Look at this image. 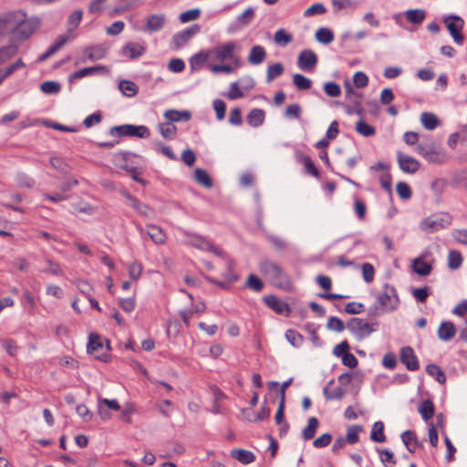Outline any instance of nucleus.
I'll list each match as a JSON object with an SVG mask.
<instances>
[{
  "instance_id": "nucleus-57",
  "label": "nucleus",
  "mask_w": 467,
  "mask_h": 467,
  "mask_svg": "<svg viewBox=\"0 0 467 467\" xmlns=\"http://www.w3.org/2000/svg\"><path fill=\"white\" fill-rule=\"evenodd\" d=\"M327 327L336 332H342L347 327L344 322L337 317H330L327 323Z\"/></svg>"
},
{
  "instance_id": "nucleus-62",
  "label": "nucleus",
  "mask_w": 467,
  "mask_h": 467,
  "mask_svg": "<svg viewBox=\"0 0 467 467\" xmlns=\"http://www.w3.org/2000/svg\"><path fill=\"white\" fill-rule=\"evenodd\" d=\"M397 192L401 199L408 200L411 197L412 192L408 183L400 182L397 183Z\"/></svg>"
},
{
  "instance_id": "nucleus-20",
  "label": "nucleus",
  "mask_w": 467,
  "mask_h": 467,
  "mask_svg": "<svg viewBox=\"0 0 467 467\" xmlns=\"http://www.w3.org/2000/svg\"><path fill=\"white\" fill-rule=\"evenodd\" d=\"M121 53L130 59H136L143 56L145 47L139 43L130 42L122 47Z\"/></svg>"
},
{
  "instance_id": "nucleus-39",
  "label": "nucleus",
  "mask_w": 467,
  "mask_h": 467,
  "mask_svg": "<svg viewBox=\"0 0 467 467\" xmlns=\"http://www.w3.org/2000/svg\"><path fill=\"white\" fill-rule=\"evenodd\" d=\"M426 372L431 377L434 378L440 384H444L446 381V376L442 369L436 364H429L426 367Z\"/></svg>"
},
{
  "instance_id": "nucleus-26",
  "label": "nucleus",
  "mask_w": 467,
  "mask_h": 467,
  "mask_svg": "<svg viewBox=\"0 0 467 467\" xmlns=\"http://www.w3.org/2000/svg\"><path fill=\"white\" fill-rule=\"evenodd\" d=\"M231 456L243 464H249L255 459L254 454L244 449H234L231 451Z\"/></svg>"
},
{
  "instance_id": "nucleus-8",
  "label": "nucleus",
  "mask_w": 467,
  "mask_h": 467,
  "mask_svg": "<svg viewBox=\"0 0 467 467\" xmlns=\"http://www.w3.org/2000/svg\"><path fill=\"white\" fill-rule=\"evenodd\" d=\"M416 152L422 156L428 162L431 163H443L446 160L445 153L438 150L432 144H418L416 149Z\"/></svg>"
},
{
  "instance_id": "nucleus-11",
  "label": "nucleus",
  "mask_w": 467,
  "mask_h": 467,
  "mask_svg": "<svg viewBox=\"0 0 467 467\" xmlns=\"http://www.w3.org/2000/svg\"><path fill=\"white\" fill-rule=\"evenodd\" d=\"M397 161L400 169L409 174L416 173L420 169V162L413 157L401 151L397 152Z\"/></svg>"
},
{
  "instance_id": "nucleus-48",
  "label": "nucleus",
  "mask_w": 467,
  "mask_h": 467,
  "mask_svg": "<svg viewBox=\"0 0 467 467\" xmlns=\"http://www.w3.org/2000/svg\"><path fill=\"white\" fill-rule=\"evenodd\" d=\"M25 67L26 64L23 62L21 58H19L13 64H11L9 67H7L5 69L0 70V77L3 80H5L6 78L14 74L16 70L23 68Z\"/></svg>"
},
{
  "instance_id": "nucleus-28",
  "label": "nucleus",
  "mask_w": 467,
  "mask_h": 467,
  "mask_svg": "<svg viewBox=\"0 0 467 467\" xmlns=\"http://www.w3.org/2000/svg\"><path fill=\"white\" fill-rule=\"evenodd\" d=\"M319 426V420L316 417H310L307 420V425L302 431V438L305 441L312 440Z\"/></svg>"
},
{
  "instance_id": "nucleus-40",
  "label": "nucleus",
  "mask_w": 467,
  "mask_h": 467,
  "mask_svg": "<svg viewBox=\"0 0 467 467\" xmlns=\"http://www.w3.org/2000/svg\"><path fill=\"white\" fill-rule=\"evenodd\" d=\"M194 180L198 183L203 185L206 188H211L213 186V181H212L210 175L203 169L197 168L194 171Z\"/></svg>"
},
{
  "instance_id": "nucleus-7",
  "label": "nucleus",
  "mask_w": 467,
  "mask_h": 467,
  "mask_svg": "<svg viewBox=\"0 0 467 467\" xmlns=\"http://www.w3.org/2000/svg\"><path fill=\"white\" fill-rule=\"evenodd\" d=\"M443 22L449 30L453 41L459 45H463L464 36L462 30L464 26V21L462 17L456 15L445 16Z\"/></svg>"
},
{
  "instance_id": "nucleus-25",
  "label": "nucleus",
  "mask_w": 467,
  "mask_h": 467,
  "mask_svg": "<svg viewBox=\"0 0 467 467\" xmlns=\"http://www.w3.org/2000/svg\"><path fill=\"white\" fill-rule=\"evenodd\" d=\"M147 229V234L154 244H163L165 243L166 234L161 227L155 224H148Z\"/></svg>"
},
{
  "instance_id": "nucleus-36",
  "label": "nucleus",
  "mask_w": 467,
  "mask_h": 467,
  "mask_svg": "<svg viewBox=\"0 0 467 467\" xmlns=\"http://www.w3.org/2000/svg\"><path fill=\"white\" fill-rule=\"evenodd\" d=\"M405 16L411 24L420 25L425 19L426 12L423 9H410L406 11Z\"/></svg>"
},
{
  "instance_id": "nucleus-47",
  "label": "nucleus",
  "mask_w": 467,
  "mask_h": 467,
  "mask_svg": "<svg viewBox=\"0 0 467 467\" xmlns=\"http://www.w3.org/2000/svg\"><path fill=\"white\" fill-rule=\"evenodd\" d=\"M293 83L299 90L309 89L312 86V81L299 73L293 76Z\"/></svg>"
},
{
  "instance_id": "nucleus-58",
  "label": "nucleus",
  "mask_w": 467,
  "mask_h": 467,
  "mask_svg": "<svg viewBox=\"0 0 467 467\" xmlns=\"http://www.w3.org/2000/svg\"><path fill=\"white\" fill-rule=\"evenodd\" d=\"M305 329L310 335V340L313 343V345L317 348L321 347L322 341L317 336L315 325L312 323H307L305 325Z\"/></svg>"
},
{
  "instance_id": "nucleus-52",
  "label": "nucleus",
  "mask_w": 467,
  "mask_h": 467,
  "mask_svg": "<svg viewBox=\"0 0 467 467\" xmlns=\"http://www.w3.org/2000/svg\"><path fill=\"white\" fill-rule=\"evenodd\" d=\"M40 89L46 94H57L60 91L61 86L57 81L48 80L41 83Z\"/></svg>"
},
{
  "instance_id": "nucleus-46",
  "label": "nucleus",
  "mask_w": 467,
  "mask_h": 467,
  "mask_svg": "<svg viewBox=\"0 0 467 467\" xmlns=\"http://www.w3.org/2000/svg\"><path fill=\"white\" fill-rule=\"evenodd\" d=\"M159 131L161 132L163 138L171 140L175 137L177 133V128L168 121L166 123H161L159 125Z\"/></svg>"
},
{
  "instance_id": "nucleus-31",
  "label": "nucleus",
  "mask_w": 467,
  "mask_h": 467,
  "mask_svg": "<svg viewBox=\"0 0 467 467\" xmlns=\"http://www.w3.org/2000/svg\"><path fill=\"white\" fill-rule=\"evenodd\" d=\"M191 112L188 110H175L169 109L165 111L164 117L168 119L169 122H178L182 120H189L191 119Z\"/></svg>"
},
{
  "instance_id": "nucleus-10",
  "label": "nucleus",
  "mask_w": 467,
  "mask_h": 467,
  "mask_svg": "<svg viewBox=\"0 0 467 467\" xmlns=\"http://www.w3.org/2000/svg\"><path fill=\"white\" fill-rule=\"evenodd\" d=\"M201 26L195 24L184 30L176 33L171 39V44L174 48L179 49L184 46L190 39H192L196 34L200 32Z\"/></svg>"
},
{
  "instance_id": "nucleus-22",
  "label": "nucleus",
  "mask_w": 467,
  "mask_h": 467,
  "mask_svg": "<svg viewBox=\"0 0 467 467\" xmlns=\"http://www.w3.org/2000/svg\"><path fill=\"white\" fill-rule=\"evenodd\" d=\"M68 41V36L67 35H61L57 37L56 42L48 47V49L38 57V61L42 62L53 56L57 51H58Z\"/></svg>"
},
{
  "instance_id": "nucleus-56",
  "label": "nucleus",
  "mask_w": 467,
  "mask_h": 467,
  "mask_svg": "<svg viewBox=\"0 0 467 467\" xmlns=\"http://www.w3.org/2000/svg\"><path fill=\"white\" fill-rule=\"evenodd\" d=\"M324 91L328 97L337 98L341 94V88L336 82H327L324 85Z\"/></svg>"
},
{
  "instance_id": "nucleus-17",
  "label": "nucleus",
  "mask_w": 467,
  "mask_h": 467,
  "mask_svg": "<svg viewBox=\"0 0 467 467\" xmlns=\"http://www.w3.org/2000/svg\"><path fill=\"white\" fill-rule=\"evenodd\" d=\"M166 24V16L164 14L150 15L146 21L144 31L153 33L161 31Z\"/></svg>"
},
{
  "instance_id": "nucleus-53",
  "label": "nucleus",
  "mask_w": 467,
  "mask_h": 467,
  "mask_svg": "<svg viewBox=\"0 0 467 467\" xmlns=\"http://www.w3.org/2000/svg\"><path fill=\"white\" fill-rule=\"evenodd\" d=\"M356 130L364 137H370L375 134V128L363 120L356 123Z\"/></svg>"
},
{
  "instance_id": "nucleus-18",
  "label": "nucleus",
  "mask_w": 467,
  "mask_h": 467,
  "mask_svg": "<svg viewBox=\"0 0 467 467\" xmlns=\"http://www.w3.org/2000/svg\"><path fill=\"white\" fill-rule=\"evenodd\" d=\"M426 254L427 253L425 251L419 257L412 261L413 271L421 276L430 275L432 270L431 265L423 261L426 258Z\"/></svg>"
},
{
  "instance_id": "nucleus-35",
  "label": "nucleus",
  "mask_w": 467,
  "mask_h": 467,
  "mask_svg": "<svg viewBox=\"0 0 467 467\" xmlns=\"http://www.w3.org/2000/svg\"><path fill=\"white\" fill-rule=\"evenodd\" d=\"M42 272L55 276H62L64 275L60 265L49 257L46 258V267L42 269Z\"/></svg>"
},
{
  "instance_id": "nucleus-13",
  "label": "nucleus",
  "mask_w": 467,
  "mask_h": 467,
  "mask_svg": "<svg viewBox=\"0 0 467 467\" xmlns=\"http://www.w3.org/2000/svg\"><path fill=\"white\" fill-rule=\"evenodd\" d=\"M317 64V57L314 51L305 49L300 52L297 58V66L301 70L311 72Z\"/></svg>"
},
{
  "instance_id": "nucleus-37",
  "label": "nucleus",
  "mask_w": 467,
  "mask_h": 467,
  "mask_svg": "<svg viewBox=\"0 0 467 467\" xmlns=\"http://www.w3.org/2000/svg\"><path fill=\"white\" fill-rule=\"evenodd\" d=\"M119 88L124 96L129 98L134 97L138 93L137 85L130 80H121Z\"/></svg>"
},
{
  "instance_id": "nucleus-15",
  "label": "nucleus",
  "mask_w": 467,
  "mask_h": 467,
  "mask_svg": "<svg viewBox=\"0 0 467 467\" xmlns=\"http://www.w3.org/2000/svg\"><path fill=\"white\" fill-rule=\"evenodd\" d=\"M121 193L126 198L127 204L132 207L140 215L144 217H150L152 215L153 211L147 204L140 202L127 191H122Z\"/></svg>"
},
{
  "instance_id": "nucleus-50",
  "label": "nucleus",
  "mask_w": 467,
  "mask_h": 467,
  "mask_svg": "<svg viewBox=\"0 0 467 467\" xmlns=\"http://www.w3.org/2000/svg\"><path fill=\"white\" fill-rule=\"evenodd\" d=\"M103 348V344L99 336L97 334H90L88 337V343L87 345L88 353H94Z\"/></svg>"
},
{
  "instance_id": "nucleus-23",
  "label": "nucleus",
  "mask_w": 467,
  "mask_h": 467,
  "mask_svg": "<svg viewBox=\"0 0 467 467\" xmlns=\"http://www.w3.org/2000/svg\"><path fill=\"white\" fill-rule=\"evenodd\" d=\"M265 57L266 52L264 47L256 45L251 48L247 60L252 65H259L265 59Z\"/></svg>"
},
{
  "instance_id": "nucleus-29",
  "label": "nucleus",
  "mask_w": 467,
  "mask_h": 467,
  "mask_svg": "<svg viewBox=\"0 0 467 467\" xmlns=\"http://www.w3.org/2000/svg\"><path fill=\"white\" fill-rule=\"evenodd\" d=\"M296 159H297V161L304 164L305 169L307 173H309L310 175H312L316 178L319 177V171H318L317 168L316 167L314 161H312V159L309 156L305 155L304 153H297Z\"/></svg>"
},
{
  "instance_id": "nucleus-5",
  "label": "nucleus",
  "mask_w": 467,
  "mask_h": 467,
  "mask_svg": "<svg viewBox=\"0 0 467 467\" xmlns=\"http://www.w3.org/2000/svg\"><path fill=\"white\" fill-rule=\"evenodd\" d=\"M109 133L111 136L137 137L141 139L148 138L150 135V130L146 126H135L131 124L114 126L110 129Z\"/></svg>"
},
{
  "instance_id": "nucleus-27",
  "label": "nucleus",
  "mask_w": 467,
  "mask_h": 467,
  "mask_svg": "<svg viewBox=\"0 0 467 467\" xmlns=\"http://www.w3.org/2000/svg\"><path fill=\"white\" fill-rule=\"evenodd\" d=\"M246 119L251 127L257 128L265 122V112L261 109H254L248 113Z\"/></svg>"
},
{
  "instance_id": "nucleus-60",
  "label": "nucleus",
  "mask_w": 467,
  "mask_h": 467,
  "mask_svg": "<svg viewBox=\"0 0 467 467\" xmlns=\"http://www.w3.org/2000/svg\"><path fill=\"white\" fill-rule=\"evenodd\" d=\"M254 17V10L253 7H248L242 14L237 16V22L243 26H246L252 22Z\"/></svg>"
},
{
  "instance_id": "nucleus-49",
  "label": "nucleus",
  "mask_w": 467,
  "mask_h": 467,
  "mask_svg": "<svg viewBox=\"0 0 467 467\" xmlns=\"http://www.w3.org/2000/svg\"><path fill=\"white\" fill-rule=\"evenodd\" d=\"M362 431L359 425H352L348 428L346 441L349 444H356L359 441L358 433Z\"/></svg>"
},
{
  "instance_id": "nucleus-21",
  "label": "nucleus",
  "mask_w": 467,
  "mask_h": 467,
  "mask_svg": "<svg viewBox=\"0 0 467 467\" xmlns=\"http://www.w3.org/2000/svg\"><path fill=\"white\" fill-rule=\"evenodd\" d=\"M456 329L454 325L450 321L442 322L438 328V337L442 341H449L455 336Z\"/></svg>"
},
{
  "instance_id": "nucleus-34",
  "label": "nucleus",
  "mask_w": 467,
  "mask_h": 467,
  "mask_svg": "<svg viewBox=\"0 0 467 467\" xmlns=\"http://www.w3.org/2000/svg\"><path fill=\"white\" fill-rule=\"evenodd\" d=\"M18 52V46L11 43L0 47V65L11 59Z\"/></svg>"
},
{
  "instance_id": "nucleus-54",
  "label": "nucleus",
  "mask_w": 467,
  "mask_h": 467,
  "mask_svg": "<svg viewBox=\"0 0 467 467\" xmlns=\"http://www.w3.org/2000/svg\"><path fill=\"white\" fill-rule=\"evenodd\" d=\"M345 389L342 387H337L333 390H328L327 387L323 389L324 396L327 400H341L345 395Z\"/></svg>"
},
{
  "instance_id": "nucleus-19",
  "label": "nucleus",
  "mask_w": 467,
  "mask_h": 467,
  "mask_svg": "<svg viewBox=\"0 0 467 467\" xmlns=\"http://www.w3.org/2000/svg\"><path fill=\"white\" fill-rule=\"evenodd\" d=\"M85 57L81 59L82 62L97 61L102 59L107 53V50L102 46L88 47L84 49Z\"/></svg>"
},
{
  "instance_id": "nucleus-4",
  "label": "nucleus",
  "mask_w": 467,
  "mask_h": 467,
  "mask_svg": "<svg viewBox=\"0 0 467 467\" xmlns=\"http://www.w3.org/2000/svg\"><path fill=\"white\" fill-rule=\"evenodd\" d=\"M400 299L394 286L388 284L383 285V291L378 295L376 309L379 306L381 312L393 311L398 307Z\"/></svg>"
},
{
  "instance_id": "nucleus-44",
  "label": "nucleus",
  "mask_w": 467,
  "mask_h": 467,
  "mask_svg": "<svg viewBox=\"0 0 467 467\" xmlns=\"http://www.w3.org/2000/svg\"><path fill=\"white\" fill-rule=\"evenodd\" d=\"M315 36L318 42L325 45L330 44L334 40L332 30L327 27L318 28Z\"/></svg>"
},
{
  "instance_id": "nucleus-55",
  "label": "nucleus",
  "mask_w": 467,
  "mask_h": 467,
  "mask_svg": "<svg viewBox=\"0 0 467 467\" xmlns=\"http://www.w3.org/2000/svg\"><path fill=\"white\" fill-rule=\"evenodd\" d=\"M302 109L300 105L296 103L288 105L285 111V117L290 119H300Z\"/></svg>"
},
{
  "instance_id": "nucleus-61",
  "label": "nucleus",
  "mask_w": 467,
  "mask_h": 467,
  "mask_svg": "<svg viewBox=\"0 0 467 467\" xmlns=\"http://www.w3.org/2000/svg\"><path fill=\"white\" fill-rule=\"evenodd\" d=\"M246 286L255 292H260L264 288V283L256 275L252 274L247 278Z\"/></svg>"
},
{
  "instance_id": "nucleus-33",
  "label": "nucleus",
  "mask_w": 467,
  "mask_h": 467,
  "mask_svg": "<svg viewBox=\"0 0 467 467\" xmlns=\"http://www.w3.org/2000/svg\"><path fill=\"white\" fill-rule=\"evenodd\" d=\"M370 440L374 442H385L386 436L384 434V423L380 420L376 421L372 425L371 432H370Z\"/></svg>"
},
{
  "instance_id": "nucleus-45",
  "label": "nucleus",
  "mask_w": 467,
  "mask_h": 467,
  "mask_svg": "<svg viewBox=\"0 0 467 467\" xmlns=\"http://www.w3.org/2000/svg\"><path fill=\"white\" fill-rule=\"evenodd\" d=\"M284 70V66L279 62L269 65L266 72V82H272L275 78L281 76Z\"/></svg>"
},
{
  "instance_id": "nucleus-3",
  "label": "nucleus",
  "mask_w": 467,
  "mask_h": 467,
  "mask_svg": "<svg viewBox=\"0 0 467 467\" xmlns=\"http://www.w3.org/2000/svg\"><path fill=\"white\" fill-rule=\"evenodd\" d=\"M452 217L446 213L431 214L420 223V229L425 233H434L451 224Z\"/></svg>"
},
{
  "instance_id": "nucleus-16",
  "label": "nucleus",
  "mask_w": 467,
  "mask_h": 467,
  "mask_svg": "<svg viewBox=\"0 0 467 467\" xmlns=\"http://www.w3.org/2000/svg\"><path fill=\"white\" fill-rule=\"evenodd\" d=\"M265 305L275 311L276 314H285L288 316L291 312L290 306L287 303L280 300L278 297L273 295L265 296L264 297Z\"/></svg>"
},
{
  "instance_id": "nucleus-51",
  "label": "nucleus",
  "mask_w": 467,
  "mask_h": 467,
  "mask_svg": "<svg viewBox=\"0 0 467 467\" xmlns=\"http://www.w3.org/2000/svg\"><path fill=\"white\" fill-rule=\"evenodd\" d=\"M285 338L295 348H299L304 341L303 337L293 329H288L285 332Z\"/></svg>"
},
{
  "instance_id": "nucleus-64",
  "label": "nucleus",
  "mask_w": 467,
  "mask_h": 467,
  "mask_svg": "<svg viewBox=\"0 0 467 467\" xmlns=\"http://www.w3.org/2000/svg\"><path fill=\"white\" fill-rule=\"evenodd\" d=\"M327 11L325 5L321 3H317L309 6L307 9L305 10L304 16H312L316 15H323Z\"/></svg>"
},
{
  "instance_id": "nucleus-9",
  "label": "nucleus",
  "mask_w": 467,
  "mask_h": 467,
  "mask_svg": "<svg viewBox=\"0 0 467 467\" xmlns=\"http://www.w3.org/2000/svg\"><path fill=\"white\" fill-rule=\"evenodd\" d=\"M237 47L238 45L234 41H230L221 46L215 47L209 50L211 58L220 61L234 59L235 57L234 51Z\"/></svg>"
},
{
  "instance_id": "nucleus-6",
  "label": "nucleus",
  "mask_w": 467,
  "mask_h": 467,
  "mask_svg": "<svg viewBox=\"0 0 467 467\" xmlns=\"http://www.w3.org/2000/svg\"><path fill=\"white\" fill-rule=\"evenodd\" d=\"M374 326H378V323L370 324L358 317L350 318L346 325L347 328L358 340L368 337L371 333L376 331Z\"/></svg>"
},
{
  "instance_id": "nucleus-59",
  "label": "nucleus",
  "mask_w": 467,
  "mask_h": 467,
  "mask_svg": "<svg viewBox=\"0 0 467 467\" xmlns=\"http://www.w3.org/2000/svg\"><path fill=\"white\" fill-rule=\"evenodd\" d=\"M201 15L199 8H193L187 10L180 15V21L182 23H188L192 20H196Z\"/></svg>"
},
{
  "instance_id": "nucleus-43",
  "label": "nucleus",
  "mask_w": 467,
  "mask_h": 467,
  "mask_svg": "<svg viewBox=\"0 0 467 467\" xmlns=\"http://www.w3.org/2000/svg\"><path fill=\"white\" fill-rule=\"evenodd\" d=\"M401 441L408 449V451L411 453L415 451V449L411 445V443H418L417 436L412 431H405L400 435Z\"/></svg>"
},
{
  "instance_id": "nucleus-1",
  "label": "nucleus",
  "mask_w": 467,
  "mask_h": 467,
  "mask_svg": "<svg viewBox=\"0 0 467 467\" xmlns=\"http://www.w3.org/2000/svg\"><path fill=\"white\" fill-rule=\"evenodd\" d=\"M8 16H13V22L9 26V30L12 29L13 37L16 40L22 41L27 39L39 26L36 19H26L24 13L19 12L17 14H9Z\"/></svg>"
},
{
  "instance_id": "nucleus-42",
  "label": "nucleus",
  "mask_w": 467,
  "mask_h": 467,
  "mask_svg": "<svg viewBox=\"0 0 467 467\" xmlns=\"http://www.w3.org/2000/svg\"><path fill=\"white\" fill-rule=\"evenodd\" d=\"M293 40V36L287 33L285 29H278L274 36V41L280 47H285Z\"/></svg>"
},
{
  "instance_id": "nucleus-41",
  "label": "nucleus",
  "mask_w": 467,
  "mask_h": 467,
  "mask_svg": "<svg viewBox=\"0 0 467 467\" xmlns=\"http://www.w3.org/2000/svg\"><path fill=\"white\" fill-rule=\"evenodd\" d=\"M462 255L457 250H451L448 254V267L451 270H457L462 264Z\"/></svg>"
},
{
  "instance_id": "nucleus-32",
  "label": "nucleus",
  "mask_w": 467,
  "mask_h": 467,
  "mask_svg": "<svg viewBox=\"0 0 467 467\" xmlns=\"http://www.w3.org/2000/svg\"><path fill=\"white\" fill-rule=\"evenodd\" d=\"M358 0H331V5L335 13L341 10H354L358 6Z\"/></svg>"
},
{
  "instance_id": "nucleus-12",
  "label": "nucleus",
  "mask_w": 467,
  "mask_h": 467,
  "mask_svg": "<svg viewBox=\"0 0 467 467\" xmlns=\"http://www.w3.org/2000/svg\"><path fill=\"white\" fill-rule=\"evenodd\" d=\"M188 235H189V239L186 241V243L188 244H190L195 248H198L200 250L210 251L217 255H221L223 254V251L219 247L214 246L204 237L197 235V234H188Z\"/></svg>"
},
{
  "instance_id": "nucleus-2",
  "label": "nucleus",
  "mask_w": 467,
  "mask_h": 467,
  "mask_svg": "<svg viewBox=\"0 0 467 467\" xmlns=\"http://www.w3.org/2000/svg\"><path fill=\"white\" fill-rule=\"evenodd\" d=\"M259 269L276 286L283 287L288 284V276L282 267L275 262L265 259L260 262Z\"/></svg>"
},
{
  "instance_id": "nucleus-14",
  "label": "nucleus",
  "mask_w": 467,
  "mask_h": 467,
  "mask_svg": "<svg viewBox=\"0 0 467 467\" xmlns=\"http://www.w3.org/2000/svg\"><path fill=\"white\" fill-rule=\"evenodd\" d=\"M400 358L406 368L410 371H416L420 368L418 358L411 347H402L400 352Z\"/></svg>"
},
{
  "instance_id": "nucleus-24",
  "label": "nucleus",
  "mask_w": 467,
  "mask_h": 467,
  "mask_svg": "<svg viewBox=\"0 0 467 467\" xmlns=\"http://www.w3.org/2000/svg\"><path fill=\"white\" fill-rule=\"evenodd\" d=\"M104 70H105V67L103 66L83 67V68L72 73L69 76L68 80H69V82H73L75 79L91 76V75L97 74V73H99L100 71H104Z\"/></svg>"
},
{
  "instance_id": "nucleus-63",
  "label": "nucleus",
  "mask_w": 467,
  "mask_h": 467,
  "mask_svg": "<svg viewBox=\"0 0 467 467\" xmlns=\"http://www.w3.org/2000/svg\"><path fill=\"white\" fill-rule=\"evenodd\" d=\"M411 293L417 301L424 303L430 295V287L413 288Z\"/></svg>"
},
{
  "instance_id": "nucleus-30",
  "label": "nucleus",
  "mask_w": 467,
  "mask_h": 467,
  "mask_svg": "<svg viewBox=\"0 0 467 467\" xmlns=\"http://www.w3.org/2000/svg\"><path fill=\"white\" fill-rule=\"evenodd\" d=\"M420 122L428 130H433L441 124L437 116L431 112H422L420 114Z\"/></svg>"
},
{
  "instance_id": "nucleus-38",
  "label": "nucleus",
  "mask_w": 467,
  "mask_h": 467,
  "mask_svg": "<svg viewBox=\"0 0 467 467\" xmlns=\"http://www.w3.org/2000/svg\"><path fill=\"white\" fill-rule=\"evenodd\" d=\"M419 412L425 421L431 420L434 415V406L432 401L430 400H423L419 407Z\"/></svg>"
}]
</instances>
